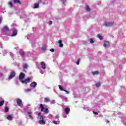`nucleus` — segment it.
Returning <instances> with one entry per match:
<instances>
[{"label":"nucleus","mask_w":126,"mask_h":126,"mask_svg":"<svg viewBox=\"0 0 126 126\" xmlns=\"http://www.w3.org/2000/svg\"><path fill=\"white\" fill-rule=\"evenodd\" d=\"M16 102L18 106H21V104H22V100L20 99V98H17Z\"/></svg>","instance_id":"9b49d317"},{"label":"nucleus","mask_w":126,"mask_h":126,"mask_svg":"<svg viewBox=\"0 0 126 126\" xmlns=\"http://www.w3.org/2000/svg\"><path fill=\"white\" fill-rule=\"evenodd\" d=\"M25 92H30L31 91V89H27L25 90Z\"/></svg>","instance_id":"4c0bfd02"},{"label":"nucleus","mask_w":126,"mask_h":126,"mask_svg":"<svg viewBox=\"0 0 126 126\" xmlns=\"http://www.w3.org/2000/svg\"><path fill=\"white\" fill-rule=\"evenodd\" d=\"M20 56L22 57V58H24V57H25V52H20Z\"/></svg>","instance_id":"cd10ccee"},{"label":"nucleus","mask_w":126,"mask_h":126,"mask_svg":"<svg viewBox=\"0 0 126 126\" xmlns=\"http://www.w3.org/2000/svg\"><path fill=\"white\" fill-rule=\"evenodd\" d=\"M51 104H55V100H53L51 101Z\"/></svg>","instance_id":"49530a36"},{"label":"nucleus","mask_w":126,"mask_h":126,"mask_svg":"<svg viewBox=\"0 0 126 126\" xmlns=\"http://www.w3.org/2000/svg\"><path fill=\"white\" fill-rule=\"evenodd\" d=\"M15 75H16L15 72H14V71L12 72L11 73L10 76L8 78V80H11V79L13 78V77H14L15 76Z\"/></svg>","instance_id":"423d86ee"},{"label":"nucleus","mask_w":126,"mask_h":126,"mask_svg":"<svg viewBox=\"0 0 126 126\" xmlns=\"http://www.w3.org/2000/svg\"><path fill=\"white\" fill-rule=\"evenodd\" d=\"M97 37L99 38V40H103V37H102V36H101V35L97 34Z\"/></svg>","instance_id":"c85d7f7f"},{"label":"nucleus","mask_w":126,"mask_h":126,"mask_svg":"<svg viewBox=\"0 0 126 126\" xmlns=\"http://www.w3.org/2000/svg\"><path fill=\"white\" fill-rule=\"evenodd\" d=\"M39 7V4L35 3L33 8H38Z\"/></svg>","instance_id":"bb28decb"},{"label":"nucleus","mask_w":126,"mask_h":126,"mask_svg":"<svg viewBox=\"0 0 126 126\" xmlns=\"http://www.w3.org/2000/svg\"><path fill=\"white\" fill-rule=\"evenodd\" d=\"M10 56L11 57V58H13V57H14V55L11 53H10Z\"/></svg>","instance_id":"c9c22d12"},{"label":"nucleus","mask_w":126,"mask_h":126,"mask_svg":"<svg viewBox=\"0 0 126 126\" xmlns=\"http://www.w3.org/2000/svg\"><path fill=\"white\" fill-rule=\"evenodd\" d=\"M54 125H60V120H56L53 121Z\"/></svg>","instance_id":"5701e85b"},{"label":"nucleus","mask_w":126,"mask_h":126,"mask_svg":"<svg viewBox=\"0 0 126 126\" xmlns=\"http://www.w3.org/2000/svg\"><path fill=\"white\" fill-rule=\"evenodd\" d=\"M1 23V19H0V24Z\"/></svg>","instance_id":"3c124183"},{"label":"nucleus","mask_w":126,"mask_h":126,"mask_svg":"<svg viewBox=\"0 0 126 126\" xmlns=\"http://www.w3.org/2000/svg\"><path fill=\"white\" fill-rule=\"evenodd\" d=\"M61 1L63 4H65V1H66V0H61Z\"/></svg>","instance_id":"f704fd0d"},{"label":"nucleus","mask_w":126,"mask_h":126,"mask_svg":"<svg viewBox=\"0 0 126 126\" xmlns=\"http://www.w3.org/2000/svg\"><path fill=\"white\" fill-rule=\"evenodd\" d=\"M58 43L60 44L59 47L60 48H63V44L62 40H59Z\"/></svg>","instance_id":"6ab92c4d"},{"label":"nucleus","mask_w":126,"mask_h":126,"mask_svg":"<svg viewBox=\"0 0 126 126\" xmlns=\"http://www.w3.org/2000/svg\"><path fill=\"white\" fill-rule=\"evenodd\" d=\"M41 114V113H39L38 114L39 116V119L38 123L40 125H45V124H46V121L45 120H44V117H43V115H40Z\"/></svg>","instance_id":"f257e3e1"},{"label":"nucleus","mask_w":126,"mask_h":126,"mask_svg":"<svg viewBox=\"0 0 126 126\" xmlns=\"http://www.w3.org/2000/svg\"><path fill=\"white\" fill-rule=\"evenodd\" d=\"M94 39H93V38H90V43L91 44H93V43H94Z\"/></svg>","instance_id":"c756f323"},{"label":"nucleus","mask_w":126,"mask_h":126,"mask_svg":"<svg viewBox=\"0 0 126 126\" xmlns=\"http://www.w3.org/2000/svg\"><path fill=\"white\" fill-rule=\"evenodd\" d=\"M93 114H94V115H98V113L97 112H95V111H93Z\"/></svg>","instance_id":"c03bdc74"},{"label":"nucleus","mask_w":126,"mask_h":126,"mask_svg":"<svg viewBox=\"0 0 126 126\" xmlns=\"http://www.w3.org/2000/svg\"><path fill=\"white\" fill-rule=\"evenodd\" d=\"M44 102L45 103H48V102H50V98L49 97H45Z\"/></svg>","instance_id":"4be33fe9"},{"label":"nucleus","mask_w":126,"mask_h":126,"mask_svg":"<svg viewBox=\"0 0 126 126\" xmlns=\"http://www.w3.org/2000/svg\"><path fill=\"white\" fill-rule=\"evenodd\" d=\"M40 0V1H41V0Z\"/></svg>","instance_id":"6e6d98bb"},{"label":"nucleus","mask_w":126,"mask_h":126,"mask_svg":"<svg viewBox=\"0 0 126 126\" xmlns=\"http://www.w3.org/2000/svg\"><path fill=\"white\" fill-rule=\"evenodd\" d=\"M30 80H31V78L29 77L25 80H22L21 82L23 84H27V83H29L30 82Z\"/></svg>","instance_id":"20e7f679"},{"label":"nucleus","mask_w":126,"mask_h":126,"mask_svg":"<svg viewBox=\"0 0 126 126\" xmlns=\"http://www.w3.org/2000/svg\"><path fill=\"white\" fill-rule=\"evenodd\" d=\"M50 52H52V53H53V52H55V49L52 48V49H50Z\"/></svg>","instance_id":"37998d69"},{"label":"nucleus","mask_w":126,"mask_h":126,"mask_svg":"<svg viewBox=\"0 0 126 126\" xmlns=\"http://www.w3.org/2000/svg\"><path fill=\"white\" fill-rule=\"evenodd\" d=\"M92 74H93V75H98L99 74V71H95L92 72Z\"/></svg>","instance_id":"412c9836"},{"label":"nucleus","mask_w":126,"mask_h":126,"mask_svg":"<svg viewBox=\"0 0 126 126\" xmlns=\"http://www.w3.org/2000/svg\"><path fill=\"white\" fill-rule=\"evenodd\" d=\"M113 25H115V23L106 22L103 24V26H105V27H110L113 26Z\"/></svg>","instance_id":"f03ea898"},{"label":"nucleus","mask_w":126,"mask_h":126,"mask_svg":"<svg viewBox=\"0 0 126 126\" xmlns=\"http://www.w3.org/2000/svg\"><path fill=\"white\" fill-rule=\"evenodd\" d=\"M46 50H47V46L46 45H43L42 47H41V50L42 51V52H45L46 51Z\"/></svg>","instance_id":"a211bd4d"},{"label":"nucleus","mask_w":126,"mask_h":126,"mask_svg":"<svg viewBox=\"0 0 126 126\" xmlns=\"http://www.w3.org/2000/svg\"><path fill=\"white\" fill-rule=\"evenodd\" d=\"M83 44H84V45H87V41H83Z\"/></svg>","instance_id":"58836bf2"},{"label":"nucleus","mask_w":126,"mask_h":126,"mask_svg":"<svg viewBox=\"0 0 126 126\" xmlns=\"http://www.w3.org/2000/svg\"><path fill=\"white\" fill-rule=\"evenodd\" d=\"M109 42H108V41H105V42H104V45H103V46L104 47H108V46H109Z\"/></svg>","instance_id":"393cba45"},{"label":"nucleus","mask_w":126,"mask_h":126,"mask_svg":"<svg viewBox=\"0 0 126 126\" xmlns=\"http://www.w3.org/2000/svg\"><path fill=\"white\" fill-rule=\"evenodd\" d=\"M15 49H16V50H19V47H16V48H15Z\"/></svg>","instance_id":"09e8293b"},{"label":"nucleus","mask_w":126,"mask_h":126,"mask_svg":"<svg viewBox=\"0 0 126 126\" xmlns=\"http://www.w3.org/2000/svg\"><path fill=\"white\" fill-rule=\"evenodd\" d=\"M28 114L29 115V118L31 120H34V117L32 116V112L31 111V110L28 111Z\"/></svg>","instance_id":"0eeeda50"},{"label":"nucleus","mask_w":126,"mask_h":126,"mask_svg":"<svg viewBox=\"0 0 126 126\" xmlns=\"http://www.w3.org/2000/svg\"><path fill=\"white\" fill-rule=\"evenodd\" d=\"M59 89L61 91H64V89H63V87H62V86L59 85Z\"/></svg>","instance_id":"7c9ffc66"},{"label":"nucleus","mask_w":126,"mask_h":126,"mask_svg":"<svg viewBox=\"0 0 126 126\" xmlns=\"http://www.w3.org/2000/svg\"><path fill=\"white\" fill-rule=\"evenodd\" d=\"M32 45H33V44H35V43L34 42H32Z\"/></svg>","instance_id":"864d4df0"},{"label":"nucleus","mask_w":126,"mask_h":126,"mask_svg":"<svg viewBox=\"0 0 126 126\" xmlns=\"http://www.w3.org/2000/svg\"><path fill=\"white\" fill-rule=\"evenodd\" d=\"M36 86H37V83L36 82H32L30 84L31 88H36Z\"/></svg>","instance_id":"6e6552de"},{"label":"nucleus","mask_w":126,"mask_h":126,"mask_svg":"<svg viewBox=\"0 0 126 126\" xmlns=\"http://www.w3.org/2000/svg\"><path fill=\"white\" fill-rule=\"evenodd\" d=\"M8 5H9L10 8H12V7H13V4H12V2H11V1H10L8 2Z\"/></svg>","instance_id":"f3484780"},{"label":"nucleus","mask_w":126,"mask_h":126,"mask_svg":"<svg viewBox=\"0 0 126 126\" xmlns=\"http://www.w3.org/2000/svg\"><path fill=\"white\" fill-rule=\"evenodd\" d=\"M64 91V92H65L66 93V94H69V92H68L67 91L65 90H64V91Z\"/></svg>","instance_id":"79ce46f5"},{"label":"nucleus","mask_w":126,"mask_h":126,"mask_svg":"<svg viewBox=\"0 0 126 126\" xmlns=\"http://www.w3.org/2000/svg\"><path fill=\"white\" fill-rule=\"evenodd\" d=\"M59 97L62 99V100H63V96L62 95H59Z\"/></svg>","instance_id":"a19ab883"},{"label":"nucleus","mask_w":126,"mask_h":126,"mask_svg":"<svg viewBox=\"0 0 126 126\" xmlns=\"http://www.w3.org/2000/svg\"><path fill=\"white\" fill-rule=\"evenodd\" d=\"M6 39H8V37H6Z\"/></svg>","instance_id":"5fc2aeb1"},{"label":"nucleus","mask_w":126,"mask_h":126,"mask_svg":"<svg viewBox=\"0 0 126 126\" xmlns=\"http://www.w3.org/2000/svg\"><path fill=\"white\" fill-rule=\"evenodd\" d=\"M32 48H34L35 47V45H32Z\"/></svg>","instance_id":"603ef678"},{"label":"nucleus","mask_w":126,"mask_h":126,"mask_svg":"<svg viewBox=\"0 0 126 126\" xmlns=\"http://www.w3.org/2000/svg\"><path fill=\"white\" fill-rule=\"evenodd\" d=\"M64 111L66 115H68V114H69V112H70V110H69V108H68V107L65 108Z\"/></svg>","instance_id":"4468645a"},{"label":"nucleus","mask_w":126,"mask_h":126,"mask_svg":"<svg viewBox=\"0 0 126 126\" xmlns=\"http://www.w3.org/2000/svg\"><path fill=\"white\" fill-rule=\"evenodd\" d=\"M40 65L42 69H46V63H45V62H41Z\"/></svg>","instance_id":"f8f14e48"},{"label":"nucleus","mask_w":126,"mask_h":126,"mask_svg":"<svg viewBox=\"0 0 126 126\" xmlns=\"http://www.w3.org/2000/svg\"><path fill=\"white\" fill-rule=\"evenodd\" d=\"M9 31V30L8 29V28L7 27H5L3 28L2 30V33L4 34V35H6L7 34V32Z\"/></svg>","instance_id":"39448f33"},{"label":"nucleus","mask_w":126,"mask_h":126,"mask_svg":"<svg viewBox=\"0 0 126 126\" xmlns=\"http://www.w3.org/2000/svg\"><path fill=\"white\" fill-rule=\"evenodd\" d=\"M23 67L24 68L23 71H24V72H26V70H25V69H27L28 68V64H27L26 63H24L23 64Z\"/></svg>","instance_id":"1a4fd4ad"},{"label":"nucleus","mask_w":126,"mask_h":126,"mask_svg":"<svg viewBox=\"0 0 126 126\" xmlns=\"http://www.w3.org/2000/svg\"><path fill=\"white\" fill-rule=\"evenodd\" d=\"M25 77V74H24V73H21L19 75V79L20 80H22V79H24Z\"/></svg>","instance_id":"9d476101"},{"label":"nucleus","mask_w":126,"mask_h":126,"mask_svg":"<svg viewBox=\"0 0 126 126\" xmlns=\"http://www.w3.org/2000/svg\"><path fill=\"white\" fill-rule=\"evenodd\" d=\"M53 24V22L52 21H50L49 22V25H51V24Z\"/></svg>","instance_id":"a18cd8bd"},{"label":"nucleus","mask_w":126,"mask_h":126,"mask_svg":"<svg viewBox=\"0 0 126 126\" xmlns=\"http://www.w3.org/2000/svg\"><path fill=\"white\" fill-rule=\"evenodd\" d=\"M0 77L1 78V80H3L5 78L4 74L0 72Z\"/></svg>","instance_id":"dca6fc26"},{"label":"nucleus","mask_w":126,"mask_h":126,"mask_svg":"<svg viewBox=\"0 0 126 126\" xmlns=\"http://www.w3.org/2000/svg\"><path fill=\"white\" fill-rule=\"evenodd\" d=\"M59 118H60V116L59 115H57L55 117V120L56 121H60V120L59 119Z\"/></svg>","instance_id":"473e14b6"},{"label":"nucleus","mask_w":126,"mask_h":126,"mask_svg":"<svg viewBox=\"0 0 126 126\" xmlns=\"http://www.w3.org/2000/svg\"><path fill=\"white\" fill-rule=\"evenodd\" d=\"M85 9L88 12H90V11L91 10V9L90 8V7L88 5H86L85 7Z\"/></svg>","instance_id":"2eb2a0df"},{"label":"nucleus","mask_w":126,"mask_h":126,"mask_svg":"<svg viewBox=\"0 0 126 126\" xmlns=\"http://www.w3.org/2000/svg\"><path fill=\"white\" fill-rule=\"evenodd\" d=\"M96 87H100L101 86V82H97L95 83Z\"/></svg>","instance_id":"b1692460"},{"label":"nucleus","mask_w":126,"mask_h":126,"mask_svg":"<svg viewBox=\"0 0 126 126\" xmlns=\"http://www.w3.org/2000/svg\"><path fill=\"white\" fill-rule=\"evenodd\" d=\"M14 3H18V4H21L19 0H13Z\"/></svg>","instance_id":"aec40b11"},{"label":"nucleus","mask_w":126,"mask_h":126,"mask_svg":"<svg viewBox=\"0 0 126 126\" xmlns=\"http://www.w3.org/2000/svg\"><path fill=\"white\" fill-rule=\"evenodd\" d=\"M40 107L41 109V112H44V113H46V114H48V113H49V109L48 108H45L44 109V106H43V104H40Z\"/></svg>","instance_id":"7ed1b4c3"},{"label":"nucleus","mask_w":126,"mask_h":126,"mask_svg":"<svg viewBox=\"0 0 126 126\" xmlns=\"http://www.w3.org/2000/svg\"><path fill=\"white\" fill-rule=\"evenodd\" d=\"M63 100H64L65 101H67V97H64Z\"/></svg>","instance_id":"de8ad7c7"},{"label":"nucleus","mask_w":126,"mask_h":126,"mask_svg":"<svg viewBox=\"0 0 126 126\" xmlns=\"http://www.w3.org/2000/svg\"><path fill=\"white\" fill-rule=\"evenodd\" d=\"M17 35V31L15 29H13L12 34H11V37H14Z\"/></svg>","instance_id":"ddd939ff"},{"label":"nucleus","mask_w":126,"mask_h":126,"mask_svg":"<svg viewBox=\"0 0 126 126\" xmlns=\"http://www.w3.org/2000/svg\"><path fill=\"white\" fill-rule=\"evenodd\" d=\"M4 103V100H3L0 101V106H2V105H3Z\"/></svg>","instance_id":"2f4dec72"},{"label":"nucleus","mask_w":126,"mask_h":126,"mask_svg":"<svg viewBox=\"0 0 126 126\" xmlns=\"http://www.w3.org/2000/svg\"><path fill=\"white\" fill-rule=\"evenodd\" d=\"M79 62H80V59H79L77 62H76V64L78 65L79 64Z\"/></svg>","instance_id":"ea45409f"},{"label":"nucleus","mask_w":126,"mask_h":126,"mask_svg":"<svg viewBox=\"0 0 126 126\" xmlns=\"http://www.w3.org/2000/svg\"><path fill=\"white\" fill-rule=\"evenodd\" d=\"M40 72L41 73V74H44L45 71H42V70L40 69Z\"/></svg>","instance_id":"e433bc0d"},{"label":"nucleus","mask_w":126,"mask_h":126,"mask_svg":"<svg viewBox=\"0 0 126 126\" xmlns=\"http://www.w3.org/2000/svg\"><path fill=\"white\" fill-rule=\"evenodd\" d=\"M7 119L8 120V121H12V117H11L10 115H8L7 117Z\"/></svg>","instance_id":"a878e982"},{"label":"nucleus","mask_w":126,"mask_h":126,"mask_svg":"<svg viewBox=\"0 0 126 126\" xmlns=\"http://www.w3.org/2000/svg\"><path fill=\"white\" fill-rule=\"evenodd\" d=\"M105 122H106V123H109V121L108 120H106Z\"/></svg>","instance_id":"8fccbe9b"},{"label":"nucleus","mask_w":126,"mask_h":126,"mask_svg":"<svg viewBox=\"0 0 126 126\" xmlns=\"http://www.w3.org/2000/svg\"><path fill=\"white\" fill-rule=\"evenodd\" d=\"M5 113H7V112H8V108L7 107V106H6L5 107Z\"/></svg>","instance_id":"72a5a7b5"}]
</instances>
